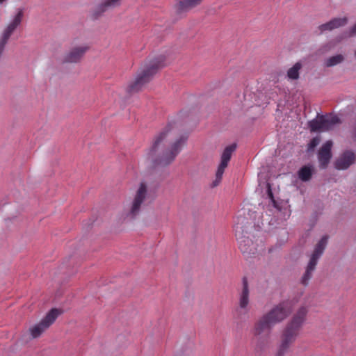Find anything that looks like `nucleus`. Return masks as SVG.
Returning a JSON list of instances; mask_svg holds the SVG:
<instances>
[{
  "label": "nucleus",
  "instance_id": "nucleus-1",
  "mask_svg": "<svg viewBox=\"0 0 356 356\" xmlns=\"http://www.w3.org/2000/svg\"><path fill=\"white\" fill-rule=\"evenodd\" d=\"M187 138V136L185 135L177 136L176 131L173 129L172 125L169 124L155 137L152 146L149 149V154L153 155L161 144L170 140L171 142L169 143L168 148L163 152L161 156L156 161V164L158 165L162 166L168 165L175 160V157L181 152Z\"/></svg>",
  "mask_w": 356,
  "mask_h": 356
},
{
  "label": "nucleus",
  "instance_id": "nucleus-2",
  "mask_svg": "<svg viewBox=\"0 0 356 356\" xmlns=\"http://www.w3.org/2000/svg\"><path fill=\"white\" fill-rule=\"evenodd\" d=\"M307 314V309L305 307H300L292 319L286 325L282 332L275 356H285V354L298 338Z\"/></svg>",
  "mask_w": 356,
  "mask_h": 356
},
{
  "label": "nucleus",
  "instance_id": "nucleus-3",
  "mask_svg": "<svg viewBox=\"0 0 356 356\" xmlns=\"http://www.w3.org/2000/svg\"><path fill=\"white\" fill-rule=\"evenodd\" d=\"M163 61V56H160L153 60L146 69L137 76L136 80L128 86L127 88V92L133 93L139 91L145 84L152 79L159 70L164 66Z\"/></svg>",
  "mask_w": 356,
  "mask_h": 356
},
{
  "label": "nucleus",
  "instance_id": "nucleus-4",
  "mask_svg": "<svg viewBox=\"0 0 356 356\" xmlns=\"http://www.w3.org/2000/svg\"><path fill=\"white\" fill-rule=\"evenodd\" d=\"M249 227L250 225L245 217H237L234 226L235 235L238 242L239 248L243 254H254L255 250L252 240L245 235L248 232Z\"/></svg>",
  "mask_w": 356,
  "mask_h": 356
},
{
  "label": "nucleus",
  "instance_id": "nucleus-5",
  "mask_svg": "<svg viewBox=\"0 0 356 356\" xmlns=\"http://www.w3.org/2000/svg\"><path fill=\"white\" fill-rule=\"evenodd\" d=\"M327 236H323L321 240L318 242V243L315 245L314 250L311 254L309 261L306 267V270L305 273L303 274L301 278V283L303 285H307L309 280L312 277V273L314 271L316 266L317 265L318 261L323 254L327 243Z\"/></svg>",
  "mask_w": 356,
  "mask_h": 356
},
{
  "label": "nucleus",
  "instance_id": "nucleus-6",
  "mask_svg": "<svg viewBox=\"0 0 356 356\" xmlns=\"http://www.w3.org/2000/svg\"><path fill=\"white\" fill-rule=\"evenodd\" d=\"M273 325L264 316H260L254 323L251 332L255 341V349L259 351L264 348V342L261 340V335L266 333L268 335Z\"/></svg>",
  "mask_w": 356,
  "mask_h": 356
},
{
  "label": "nucleus",
  "instance_id": "nucleus-7",
  "mask_svg": "<svg viewBox=\"0 0 356 356\" xmlns=\"http://www.w3.org/2000/svg\"><path fill=\"white\" fill-rule=\"evenodd\" d=\"M341 122V120L337 115L329 114L321 116L318 115L315 119L309 121L308 125L312 132L327 131L332 129Z\"/></svg>",
  "mask_w": 356,
  "mask_h": 356
},
{
  "label": "nucleus",
  "instance_id": "nucleus-8",
  "mask_svg": "<svg viewBox=\"0 0 356 356\" xmlns=\"http://www.w3.org/2000/svg\"><path fill=\"white\" fill-rule=\"evenodd\" d=\"M292 310L291 302L282 301L275 305L270 310L265 313L264 316L273 325H275L284 321L291 314Z\"/></svg>",
  "mask_w": 356,
  "mask_h": 356
},
{
  "label": "nucleus",
  "instance_id": "nucleus-9",
  "mask_svg": "<svg viewBox=\"0 0 356 356\" xmlns=\"http://www.w3.org/2000/svg\"><path fill=\"white\" fill-rule=\"evenodd\" d=\"M59 314L57 309H51L40 323L31 327L29 332L31 338L39 337L56 321Z\"/></svg>",
  "mask_w": 356,
  "mask_h": 356
},
{
  "label": "nucleus",
  "instance_id": "nucleus-10",
  "mask_svg": "<svg viewBox=\"0 0 356 356\" xmlns=\"http://www.w3.org/2000/svg\"><path fill=\"white\" fill-rule=\"evenodd\" d=\"M250 290L247 277L242 279V286L238 291V307L236 312L238 314H246L250 311Z\"/></svg>",
  "mask_w": 356,
  "mask_h": 356
},
{
  "label": "nucleus",
  "instance_id": "nucleus-11",
  "mask_svg": "<svg viewBox=\"0 0 356 356\" xmlns=\"http://www.w3.org/2000/svg\"><path fill=\"white\" fill-rule=\"evenodd\" d=\"M236 149V145L235 143L231 144L224 149L220 156V162L216 173V179L213 182V186H218L221 181L225 170L227 167L232 155L235 152Z\"/></svg>",
  "mask_w": 356,
  "mask_h": 356
},
{
  "label": "nucleus",
  "instance_id": "nucleus-12",
  "mask_svg": "<svg viewBox=\"0 0 356 356\" xmlns=\"http://www.w3.org/2000/svg\"><path fill=\"white\" fill-rule=\"evenodd\" d=\"M147 186L145 183H141L136 192L129 209V215L131 218L136 216L139 213L140 208L147 198Z\"/></svg>",
  "mask_w": 356,
  "mask_h": 356
},
{
  "label": "nucleus",
  "instance_id": "nucleus-13",
  "mask_svg": "<svg viewBox=\"0 0 356 356\" xmlns=\"http://www.w3.org/2000/svg\"><path fill=\"white\" fill-rule=\"evenodd\" d=\"M88 50L89 46L86 44L74 46L65 54L63 62L66 63H79Z\"/></svg>",
  "mask_w": 356,
  "mask_h": 356
},
{
  "label": "nucleus",
  "instance_id": "nucleus-14",
  "mask_svg": "<svg viewBox=\"0 0 356 356\" xmlns=\"http://www.w3.org/2000/svg\"><path fill=\"white\" fill-rule=\"evenodd\" d=\"M332 142L331 140L326 141L320 148L318 153V160L321 168L325 169L328 165L332 158Z\"/></svg>",
  "mask_w": 356,
  "mask_h": 356
},
{
  "label": "nucleus",
  "instance_id": "nucleus-15",
  "mask_svg": "<svg viewBox=\"0 0 356 356\" xmlns=\"http://www.w3.org/2000/svg\"><path fill=\"white\" fill-rule=\"evenodd\" d=\"M355 161L354 152L350 150L343 152L335 161L334 168L339 170L348 169Z\"/></svg>",
  "mask_w": 356,
  "mask_h": 356
},
{
  "label": "nucleus",
  "instance_id": "nucleus-16",
  "mask_svg": "<svg viewBox=\"0 0 356 356\" xmlns=\"http://www.w3.org/2000/svg\"><path fill=\"white\" fill-rule=\"evenodd\" d=\"M348 23V18L346 17L334 18L327 23L323 24L318 26L321 33L326 31H332L335 29L345 26Z\"/></svg>",
  "mask_w": 356,
  "mask_h": 356
},
{
  "label": "nucleus",
  "instance_id": "nucleus-17",
  "mask_svg": "<svg viewBox=\"0 0 356 356\" xmlns=\"http://www.w3.org/2000/svg\"><path fill=\"white\" fill-rule=\"evenodd\" d=\"M203 0H183L180 1L177 5L178 13L188 11L200 5Z\"/></svg>",
  "mask_w": 356,
  "mask_h": 356
},
{
  "label": "nucleus",
  "instance_id": "nucleus-18",
  "mask_svg": "<svg viewBox=\"0 0 356 356\" xmlns=\"http://www.w3.org/2000/svg\"><path fill=\"white\" fill-rule=\"evenodd\" d=\"M313 172L314 169L312 166L305 165L298 170V177L302 181H307L312 178Z\"/></svg>",
  "mask_w": 356,
  "mask_h": 356
},
{
  "label": "nucleus",
  "instance_id": "nucleus-19",
  "mask_svg": "<svg viewBox=\"0 0 356 356\" xmlns=\"http://www.w3.org/2000/svg\"><path fill=\"white\" fill-rule=\"evenodd\" d=\"M345 60L344 56L342 54H337L330 57L327 58L324 60V65L326 67H331L336 66Z\"/></svg>",
  "mask_w": 356,
  "mask_h": 356
},
{
  "label": "nucleus",
  "instance_id": "nucleus-20",
  "mask_svg": "<svg viewBox=\"0 0 356 356\" xmlns=\"http://www.w3.org/2000/svg\"><path fill=\"white\" fill-rule=\"evenodd\" d=\"M302 65L300 62L296 63L287 71V77L291 80H297L300 76V70L302 69Z\"/></svg>",
  "mask_w": 356,
  "mask_h": 356
},
{
  "label": "nucleus",
  "instance_id": "nucleus-21",
  "mask_svg": "<svg viewBox=\"0 0 356 356\" xmlns=\"http://www.w3.org/2000/svg\"><path fill=\"white\" fill-rule=\"evenodd\" d=\"M108 8L106 3L102 1L98 5L95 6L94 10H92V16L94 19H97L100 16H102L105 12L108 11Z\"/></svg>",
  "mask_w": 356,
  "mask_h": 356
},
{
  "label": "nucleus",
  "instance_id": "nucleus-22",
  "mask_svg": "<svg viewBox=\"0 0 356 356\" xmlns=\"http://www.w3.org/2000/svg\"><path fill=\"white\" fill-rule=\"evenodd\" d=\"M267 195H268V197H269V199L271 200L273 206L277 210L281 211H282V207H280V204L275 201V200L274 198V196H273V193L272 190H271L270 184L269 183L267 184Z\"/></svg>",
  "mask_w": 356,
  "mask_h": 356
},
{
  "label": "nucleus",
  "instance_id": "nucleus-23",
  "mask_svg": "<svg viewBox=\"0 0 356 356\" xmlns=\"http://www.w3.org/2000/svg\"><path fill=\"white\" fill-rule=\"evenodd\" d=\"M104 1L106 3L108 10H111L120 6L122 0H104Z\"/></svg>",
  "mask_w": 356,
  "mask_h": 356
},
{
  "label": "nucleus",
  "instance_id": "nucleus-24",
  "mask_svg": "<svg viewBox=\"0 0 356 356\" xmlns=\"http://www.w3.org/2000/svg\"><path fill=\"white\" fill-rule=\"evenodd\" d=\"M321 138L319 136H316L312 139L310 143L308 144L307 150L312 151L320 143Z\"/></svg>",
  "mask_w": 356,
  "mask_h": 356
},
{
  "label": "nucleus",
  "instance_id": "nucleus-25",
  "mask_svg": "<svg viewBox=\"0 0 356 356\" xmlns=\"http://www.w3.org/2000/svg\"><path fill=\"white\" fill-rule=\"evenodd\" d=\"M355 35H356V24L353 27H351L349 31V33L347 35H339L337 37L335 40L337 42H340L345 37H349Z\"/></svg>",
  "mask_w": 356,
  "mask_h": 356
},
{
  "label": "nucleus",
  "instance_id": "nucleus-26",
  "mask_svg": "<svg viewBox=\"0 0 356 356\" xmlns=\"http://www.w3.org/2000/svg\"><path fill=\"white\" fill-rule=\"evenodd\" d=\"M284 205H286V207L284 208H283L282 206H280L282 207V210L284 209V217H289L291 215V211L287 208L286 203H284Z\"/></svg>",
  "mask_w": 356,
  "mask_h": 356
},
{
  "label": "nucleus",
  "instance_id": "nucleus-27",
  "mask_svg": "<svg viewBox=\"0 0 356 356\" xmlns=\"http://www.w3.org/2000/svg\"><path fill=\"white\" fill-rule=\"evenodd\" d=\"M6 0H0V4L3 3L4 1H6Z\"/></svg>",
  "mask_w": 356,
  "mask_h": 356
},
{
  "label": "nucleus",
  "instance_id": "nucleus-28",
  "mask_svg": "<svg viewBox=\"0 0 356 356\" xmlns=\"http://www.w3.org/2000/svg\"><path fill=\"white\" fill-rule=\"evenodd\" d=\"M355 57H356V49H355Z\"/></svg>",
  "mask_w": 356,
  "mask_h": 356
}]
</instances>
